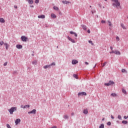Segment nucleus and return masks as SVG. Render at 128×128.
<instances>
[{
	"instance_id": "ea45409f",
	"label": "nucleus",
	"mask_w": 128,
	"mask_h": 128,
	"mask_svg": "<svg viewBox=\"0 0 128 128\" xmlns=\"http://www.w3.org/2000/svg\"><path fill=\"white\" fill-rule=\"evenodd\" d=\"M106 64V62H105L103 64L102 67L105 66Z\"/></svg>"
},
{
	"instance_id": "c85d7f7f",
	"label": "nucleus",
	"mask_w": 128,
	"mask_h": 128,
	"mask_svg": "<svg viewBox=\"0 0 128 128\" xmlns=\"http://www.w3.org/2000/svg\"><path fill=\"white\" fill-rule=\"evenodd\" d=\"M108 24L109 26H112V22H110V20H108Z\"/></svg>"
},
{
	"instance_id": "72a5a7b5",
	"label": "nucleus",
	"mask_w": 128,
	"mask_h": 128,
	"mask_svg": "<svg viewBox=\"0 0 128 128\" xmlns=\"http://www.w3.org/2000/svg\"><path fill=\"white\" fill-rule=\"evenodd\" d=\"M50 65L51 66H56V62H52L51 64H50Z\"/></svg>"
},
{
	"instance_id": "e2e57ef3",
	"label": "nucleus",
	"mask_w": 128,
	"mask_h": 128,
	"mask_svg": "<svg viewBox=\"0 0 128 128\" xmlns=\"http://www.w3.org/2000/svg\"><path fill=\"white\" fill-rule=\"evenodd\" d=\"M32 56H34V54H32Z\"/></svg>"
},
{
	"instance_id": "cd10ccee",
	"label": "nucleus",
	"mask_w": 128,
	"mask_h": 128,
	"mask_svg": "<svg viewBox=\"0 0 128 128\" xmlns=\"http://www.w3.org/2000/svg\"><path fill=\"white\" fill-rule=\"evenodd\" d=\"M122 124H128V121L123 120V121H122Z\"/></svg>"
},
{
	"instance_id": "0eeeda50",
	"label": "nucleus",
	"mask_w": 128,
	"mask_h": 128,
	"mask_svg": "<svg viewBox=\"0 0 128 128\" xmlns=\"http://www.w3.org/2000/svg\"><path fill=\"white\" fill-rule=\"evenodd\" d=\"M86 96V92H81L78 94V96Z\"/></svg>"
},
{
	"instance_id": "f257e3e1",
	"label": "nucleus",
	"mask_w": 128,
	"mask_h": 128,
	"mask_svg": "<svg viewBox=\"0 0 128 128\" xmlns=\"http://www.w3.org/2000/svg\"><path fill=\"white\" fill-rule=\"evenodd\" d=\"M113 2L114 3H112V6H114V8H120V2L118 1V0H113Z\"/></svg>"
},
{
	"instance_id": "c756f323",
	"label": "nucleus",
	"mask_w": 128,
	"mask_h": 128,
	"mask_svg": "<svg viewBox=\"0 0 128 128\" xmlns=\"http://www.w3.org/2000/svg\"><path fill=\"white\" fill-rule=\"evenodd\" d=\"M122 92L123 94H126V91L124 89H122Z\"/></svg>"
},
{
	"instance_id": "aec40b11",
	"label": "nucleus",
	"mask_w": 128,
	"mask_h": 128,
	"mask_svg": "<svg viewBox=\"0 0 128 128\" xmlns=\"http://www.w3.org/2000/svg\"><path fill=\"white\" fill-rule=\"evenodd\" d=\"M70 34H74L75 36H78V34H76V33L72 31L70 32Z\"/></svg>"
},
{
	"instance_id": "69168bd1",
	"label": "nucleus",
	"mask_w": 128,
	"mask_h": 128,
	"mask_svg": "<svg viewBox=\"0 0 128 128\" xmlns=\"http://www.w3.org/2000/svg\"><path fill=\"white\" fill-rule=\"evenodd\" d=\"M58 48V46H57V48Z\"/></svg>"
},
{
	"instance_id": "b1692460",
	"label": "nucleus",
	"mask_w": 128,
	"mask_h": 128,
	"mask_svg": "<svg viewBox=\"0 0 128 128\" xmlns=\"http://www.w3.org/2000/svg\"><path fill=\"white\" fill-rule=\"evenodd\" d=\"M122 72H124L125 74H126L128 72L126 71V69H122Z\"/></svg>"
},
{
	"instance_id": "6ab92c4d",
	"label": "nucleus",
	"mask_w": 128,
	"mask_h": 128,
	"mask_svg": "<svg viewBox=\"0 0 128 128\" xmlns=\"http://www.w3.org/2000/svg\"><path fill=\"white\" fill-rule=\"evenodd\" d=\"M37 62L38 61H36V60H34L33 62H32V64H33L34 66H36Z\"/></svg>"
},
{
	"instance_id": "e433bc0d",
	"label": "nucleus",
	"mask_w": 128,
	"mask_h": 128,
	"mask_svg": "<svg viewBox=\"0 0 128 128\" xmlns=\"http://www.w3.org/2000/svg\"><path fill=\"white\" fill-rule=\"evenodd\" d=\"M38 2H40L39 0H35V4H38Z\"/></svg>"
},
{
	"instance_id": "2eb2a0df",
	"label": "nucleus",
	"mask_w": 128,
	"mask_h": 128,
	"mask_svg": "<svg viewBox=\"0 0 128 128\" xmlns=\"http://www.w3.org/2000/svg\"><path fill=\"white\" fill-rule=\"evenodd\" d=\"M82 28L84 30H86V26L84 24L81 25Z\"/></svg>"
},
{
	"instance_id": "338daca9",
	"label": "nucleus",
	"mask_w": 128,
	"mask_h": 128,
	"mask_svg": "<svg viewBox=\"0 0 128 128\" xmlns=\"http://www.w3.org/2000/svg\"><path fill=\"white\" fill-rule=\"evenodd\" d=\"M127 118H128V116H127Z\"/></svg>"
},
{
	"instance_id": "774afa93",
	"label": "nucleus",
	"mask_w": 128,
	"mask_h": 128,
	"mask_svg": "<svg viewBox=\"0 0 128 128\" xmlns=\"http://www.w3.org/2000/svg\"><path fill=\"white\" fill-rule=\"evenodd\" d=\"M110 30H112V28H110Z\"/></svg>"
},
{
	"instance_id": "dca6fc26",
	"label": "nucleus",
	"mask_w": 128,
	"mask_h": 128,
	"mask_svg": "<svg viewBox=\"0 0 128 128\" xmlns=\"http://www.w3.org/2000/svg\"><path fill=\"white\" fill-rule=\"evenodd\" d=\"M46 16L44 15H40L38 16V18H44Z\"/></svg>"
},
{
	"instance_id": "c03bdc74",
	"label": "nucleus",
	"mask_w": 128,
	"mask_h": 128,
	"mask_svg": "<svg viewBox=\"0 0 128 128\" xmlns=\"http://www.w3.org/2000/svg\"><path fill=\"white\" fill-rule=\"evenodd\" d=\"M47 66H48V68H50V66H51L50 64H49V65H47Z\"/></svg>"
},
{
	"instance_id": "0e129e2a",
	"label": "nucleus",
	"mask_w": 128,
	"mask_h": 128,
	"mask_svg": "<svg viewBox=\"0 0 128 128\" xmlns=\"http://www.w3.org/2000/svg\"><path fill=\"white\" fill-rule=\"evenodd\" d=\"M105 0V2H108V0Z\"/></svg>"
},
{
	"instance_id": "864d4df0",
	"label": "nucleus",
	"mask_w": 128,
	"mask_h": 128,
	"mask_svg": "<svg viewBox=\"0 0 128 128\" xmlns=\"http://www.w3.org/2000/svg\"><path fill=\"white\" fill-rule=\"evenodd\" d=\"M14 8H18V6H14Z\"/></svg>"
},
{
	"instance_id": "3c124183",
	"label": "nucleus",
	"mask_w": 128,
	"mask_h": 128,
	"mask_svg": "<svg viewBox=\"0 0 128 128\" xmlns=\"http://www.w3.org/2000/svg\"><path fill=\"white\" fill-rule=\"evenodd\" d=\"M24 106L23 105H21L20 106V108H24Z\"/></svg>"
},
{
	"instance_id": "f3484780",
	"label": "nucleus",
	"mask_w": 128,
	"mask_h": 128,
	"mask_svg": "<svg viewBox=\"0 0 128 128\" xmlns=\"http://www.w3.org/2000/svg\"><path fill=\"white\" fill-rule=\"evenodd\" d=\"M51 17L52 18H56V16L54 14L52 13L51 14Z\"/></svg>"
},
{
	"instance_id": "6e6d98bb",
	"label": "nucleus",
	"mask_w": 128,
	"mask_h": 128,
	"mask_svg": "<svg viewBox=\"0 0 128 128\" xmlns=\"http://www.w3.org/2000/svg\"><path fill=\"white\" fill-rule=\"evenodd\" d=\"M85 64H88V63L87 62H85Z\"/></svg>"
},
{
	"instance_id": "c9c22d12",
	"label": "nucleus",
	"mask_w": 128,
	"mask_h": 128,
	"mask_svg": "<svg viewBox=\"0 0 128 128\" xmlns=\"http://www.w3.org/2000/svg\"><path fill=\"white\" fill-rule=\"evenodd\" d=\"M2 44H4V42L1 41L0 42V46H2Z\"/></svg>"
},
{
	"instance_id": "4c0bfd02",
	"label": "nucleus",
	"mask_w": 128,
	"mask_h": 128,
	"mask_svg": "<svg viewBox=\"0 0 128 128\" xmlns=\"http://www.w3.org/2000/svg\"><path fill=\"white\" fill-rule=\"evenodd\" d=\"M107 124H108V126H110L112 124V123L110 122H107Z\"/></svg>"
},
{
	"instance_id": "423d86ee",
	"label": "nucleus",
	"mask_w": 128,
	"mask_h": 128,
	"mask_svg": "<svg viewBox=\"0 0 128 128\" xmlns=\"http://www.w3.org/2000/svg\"><path fill=\"white\" fill-rule=\"evenodd\" d=\"M21 40L22 42H26L28 40L27 37H26V36H21Z\"/></svg>"
},
{
	"instance_id": "a19ab883",
	"label": "nucleus",
	"mask_w": 128,
	"mask_h": 128,
	"mask_svg": "<svg viewBox=\"0 0 128 128\" xmlns=\"http://www.w3.org/2000/svg\"><path fill=\"white\" fill-rule=\"evenodd\" d=\"M116 40H117L120 41V37L116 36Z\"/></svg>"
},
{
	"instance_id": "7ed1b4c3",
	"label": "nucleus",
	"mask_w": 128,
	"mask_h": 128,
	"mask_svg": "<svg viewBox=\"0 0 128 128\" xmlns=\"http://www.w3.org/2000/svg\"><path fill=\"white\" fill-rule=\"evenodd\" d=\"M110 54H117V56H120V52L118 50H112L110 52Z\"/></svg>"
},
{
	"instance_id": "7c9ffc66",
	"label": "nucleus",
	"mask_w": 128,
	"mask_h": 128,
	"mask_svg": "<svg viewBox=\"0 0 128 128\" xmlns=\"http://www.w3.org/2000/svg\"><path fill=\"white\" fill-rule=\"evenodd\" d=\"M73 77L74 78H75L78 79V76L76 74H74Z\"/></svg>"
},
{
	"instance_id": "2f4dec72",
	"label": "nucleus",
	"mask_w": 128,
	"mask_h": 128,
	"mask_svg": "<svg viewBox=\"0 0 128 128\" xmlns=\"http://www.w3.org/2000/svg\"><path fill=\"white\" fill-rule=\"evenodd\" d=\"M118 120H120L122 118V116H120V115H118Z\"/></svg>"
},
{
	"instance_id": "5701e85b",
	"label": "nucleus",
	"mask_w": 128,
	"mask_h": 128,
	"mask_svg": "<svg viewBox=\"0 0 128 128\" xmlns=\"http://www.w3.org/2000/svg\"><path fill=\"white\" fill-rule=\"evenodd\" d=\"M120 26L124 30H126V26H124V25L123 24H121Z\"/></svg>"
},
{
	"instance_id": "9b49d317",
	"label": "nucleus",
	"mask_w": 128,
	"mask_h": 128,
	"mask_svg": "<svg viewBox=\"0 0 128 128\" xmlns=\"http://www.w3.org/2000/svg\"><path fill=\"white\" fill-rule=\"evenodd\" d=\"M82 112L84 114H88V109H84L82 110Z\"/></svg>"
},
{
	"instance_id": "6e6552de",
	"label": "nucleus",
	"mask_w": 128,
	"mask_h": 128,
	"mask_svg": "<svg viewBox=\"0 0 128 128\" xmlns=\"http://www.w3.org/2000/svg\"><path fill=\"white\" fill-rule=\"evenodd\" d=\"M68 40H70V42H72V44H76V40H74L72 39L70 37L68 36Z\"/></svg>"
},
{
	"instance_id": "58836bf2",
	"label": "nucleus",
	"mask_w": 128,
	"mask_h": 128,
	"mask_svg": "<svg viewBox=\"0 0 128 128\" xmlns=\"http://www.w3.org/2000/svg\"><path fill=\"white\" fill-rule=\"evenodd\" d=\"M44 68H45V69H46V68H48V65H46L44 66H43Z\"/></svg>"
},
{
	"instance_id": "603ef678",
	"label": "nucleus",
	"mask_w": 128,
	"mask_h": 128,
	"mask_svg": "<svg viewBox=\"0 0 128 128\" xmlns=\"http://www.w3.org/2000/svg\"><path fill=\"white\" fill-rule=\"evenodd\" d=\"M71 116H74V113L72 112V113L71 114Z\"/></svg>"
},
{
	"instance_id": "09e8293b",
	"label": "nucleus",
	"mask_w": 128,
	"mask_h": 128,
	"mask_svg": "<svg viewBox=\"0 0 128 128\" xmlns=\"http://www.w3.org/2000/svg\"><path fill=\"white\" fill-rule=\"evenodd\" d=\"M127 118H128V117H126V116H124V118L125 120H126Z\"/></svg>"
},
{
	"instance_id": "bb28decb",
	"label": "nucleus",
	"mask_w": 128,
	"mask_h": 128,
	"mask_svg": "<svg viewBox=\"0 0 128 128\" xmlns=\"http://www.w3.org/2000/svg\"><path fill=\"white\" fill-rule=\"evenodd\" d=\"M53 8H54V10H58V6H54L53 7Z\"/></svg>"
},
{
	"instance_id": "052dcab7",
	"label": "nucleus",
	"mask_w": 128,
	"mask_h": 128,
	"mask_svg": "<svg viewBox=\"0 0 128 128\" xmlns=\"http://www.w3.org/2000/svg\"><path fill=\"white\" fill-rule=\"evenodd\" d=\"M104 118H103L102 119V121L104 122Z\"/></svg>"
},
{
	"instance_id": "9d476101",
	"label": "nucleus",
	"mask_w": 128,
	"mask_h": 128,
	"mask_svg": "<svg viewBox=\"0 0 128 128\" xmlns=\"http://www.w3.org/2000/svg\"><path fill=\"white\" fill-rule=\"evenodd\" d=\"M20 118L16 119L15 120L16 126H18V124H20Z\"/></svg>"
},
{
	"instance_id": "a878e982",
	"label": "nucleus",
	"mask_w": 128,
	"mask_h": 128,
	"mask_svg": "<svg viewBox=\"0 0 128 128\" xmlns=\"http://www.w3.org/2000/svg\"><path fill=\"white\" fill-rule=\"evenodd\" d=\"M111 96H114V97L116 96V94L112 93V94H111Z\"/></svg>"
},
{
	"instance_id": "f8f14e48",
	"label": "nucleus",
	"mask_w": 128,
	"mask_h": 128,
	"mask_svg": "<svg viewBox=\"0 0 128 128\" xmlns=\"http://www.w3.org/2000/svg\"><path fill=\"white\" fill-rule=\"evenodd\" d=\"M4 45L6 46V48L8 50V48H10V44L8 43H4Z\"/></svg>"
},
{
	"instance_id": "37998d69",
	"label": "nucleus",
	"mask_w": 128,
	"mask_h": 128,
	"mask_svg": "<svg viewBox=\"0 0 128 128\" xmlns=\"http://www.w3.org/2000/svg\"><path fill=\"white\" fill-rule=\"evenodd\" d=\"M7 64H8V62H4V66H6Z\"/></svg>"
},
{
	"instance_id": "5fc2aeb1",
	"label": "nucleus",
	"mask_w": 128,
	"mask_h": 128,
	"mask_svg": "<svg viewBox=\"0 0 128 128\" xmlns=\"http://www.w3.org/2000/svg\"><path fill=\"white\" fill-rule=\"evenodd\" d=\"M96 64L94 65V66L93 67V68H96Z\"/></svg>"
},
{
	"instance_id": "4be33fe9",
	"label": "nucleus",
	"mask_w": 128,
	"mask_h": 128,
	"mask_svg": "<svg viewBox=\"0 0 128 128\" xmlns=\"http://www.w3.org/2000/svg\"><path fill=\"white\" fill-rule=\"evenodd\" d=\"M28 1L30 4H34V1L32 0H28Z\"/></svg>"
},
{
	"instance_id": "8fccbe9b",
	"label": "nucleus",
	"mask_w": 128,
	"mask_h": 128,
	"mask_svg": "<svg viewBox=\"0 0 128 128\" xmlns=\"http://www.w3.org/2000/svg\"><path fill=\"white\" fill-rule=\"evenodd\" d=\"M110 48L112 50H112H113L112 46H110Z\"/></svg>"
},
{
	"instance_id": "f03ea898",
	"label": "nucleus",
	"mask_w": 128,
	"mask_h": 128,
	"mask_svg": "<svg viewBox=\"0 0 128 128\" xmlns=\"http://www.w3.org/2000/svg\"><path fill=\"white\" fill-rule=\"evenodd\" d=\"M17 108L16 107H12L10 109L8 110V112L10 114H14V112H16V110Z\"/></svg>"
},
{
	"instance_id": "ddd939ff",
	"label": "nucleus",
	"mask_w": 128,
	"mask_h": 128,
	"mask_svg": "<svg viewBox=\"0 0 128 128\" xmlns=\"http://www.w3.org/2000/svg\"><path fill=\"white\" fill-rule=\"evenodd\" d=\"M16 48H18V50H20V48H22V46L20 44H17L16 45Z\"/></svg>"
},
{
	"instance_id": "680f3d73",
	"label": "nucleus",
	"mask_w": 128,
	"mask_h": 128,
	"mask_svg": "<svg viewBox=\"0 0 128 128\" xmlns=\"http://www.w3.org/2000/svg\"><path fill=\"white\" fill-rule=\"evenodd\" d=\"M45 26H46V28H48V26H47L46 24L45 25Z\"/></svg>"
},
{
	"instance_id": "a211bd4d",
	"label": "nucleus",
	"mask_w": 128,
	"mask_h": 128,
	"mask_svg": "<svg viewBox=\"0 0 128 128\" xmlns=\"http://www.w3.org/2000/svg\"><path fill=\"white\" fill-rule=\"evenodd\" d=\"M0 22H2V24H4V22H6V21L3 18H0Z\"/></svg>"
},
{
	"instance_id": "4468645a",
	"label": "nucleus",
	"mask_w": 128,
	"mask_h": 128,
	"mask_svg": "<svg viewBox=\"0 0 128 128\" xmlns=\"http://www.w3.org/2000/svg\"><path fill=\"white\" fill-rule=\"evenodd\" d=\"M62 4H70V2L66 1V0H63L62 1Z\"/></svg>"
},
{
	"instance_id": "20e7f679",
	"label": "nucleus",
	"mask_w": 128,
	"mask_h": 128,
	"mask_svg": "<svg viewBox=\"0 0 128 128\" xmlns=\"http://www.w3.org/2000/svg\"><path fill=\"white\" fill-rule=\"evenodd\" d=\"M112 84H114V82L112 80H110L108 83H105L104 86H112Z\"/></svg>"
},
{
	"instance_id": "412c9836",
	"label": "nucleus",
	"mask_w": 128,
	"mask_h": 128,
	"mask_svg": "<svg viewBox=\"0 0 128 128\" xmlns=\"http://www.w3.org/2000/svg\"><path fill=\"white\" fill-rule=\"evenodd\" d=\"M63 118L64 120H68V116L66 115V114H64L63 116Z\"/></svg>"
},
{
	"instance_id": "473e14b6",
	"label": "nucleus",
	"mask_w": 128,
	"mask_h": 128,
	"mask_svg": "<svg viewBox=\"0 0 128 128\" xmlns=\"http://www.w3.org/2000/svg\"><path fill=\"white\" fill-rule=\"evenodd\" d=\"M88 42H89V44H92V46H94V43L92 42V41L89 40Z\"/></svg>"
},
{
	"instance_id": "13d9d810",
	"label": "nucleus",
	"mask_w": 128,
	"mask_h": 128,
	"mask_svg": "<svg viewBox=\"0 0 128 128\" xmlns=\"http://www.w3.org/2000/svg\"><path fill=\"white\" fill-rule=\"evenodd\" d=\"M30 8H34V6L33 5L30 6Z\"/></svg>"
},
{
	"instance_id": "39448f33",
	"label": "nucleus",
	"mask_w": 128,
	"mask_h": 128,
	"mask_svg": "<svg viewBox=\"0 0 128 128\" xmlns=\"http://www.w3.org/2000/svg\"><path fill=\"white\" fill-rule=\"evenodd\" d=\"M36 114V110L34 109L32 111L28 112V114Z\"/></svg>"
},
{
	"instance_id": "bf43d9fd",
	"label": "nucleus",
	"mask_w": 128,
	"mask_h": 128,
	"mask_svg": "<svg viewBox=\"0 0 128 128\" xmlns=\"http://www.w3.org/2000/svg\"><path fill=\"white\" fill-rule=\"evenodd\" d=\"M117 124H120V121H116Z\"/></svg>"
},
{
	"instance_id": "49530a36",
	"label": "nucleus",
	"mask_w": 128,
	"mask_h": 128,
	"mask_svg": "<svg viewBox=\"0 0 128 128\" xmlns=\"http://www.w3.org/2000/svg\"><path fill=\"white\" fill-rule=\"evenodd\" d=\"M88 34H90V30H88Z\"/></svg>"
},
{
	"instance_id": "79ce46f5",
	"label": "nucleus",
	"mask_w": 128,
	"mask_h": 128,
	"mask_svg": "<svg viewBox=\"0 0 128 128\" xmlns=\"http://www.w3.org/2000/svg\"><path fill=\"white\" fill-rule=\"evenodd\" d=\"M101 22H102V24H106V21H104V20H102L101 21Z\"/></svg>"
},
{
	"instance_id": "1a4fd4ad",
	"label": "nucleus",
	"mask_w": 128,
	"mask_h": 128,
	"mask_svg": "<svg viewBox=\"0 0 128 128\" xmlns=\"http://www.w3.org/2000/svg\"><path fill=\"white\" fill-rule=\"evenodd\" d=\"M72 64H78V61L76 60H73L72 62Z\"/></svg>"
},
{
	"instance_id": "f704fd0d",
	"label": "nucleus",
	"mask_w": 128,
	"mask_h": 128,
	"mask_svg": "<svg viewBox=\"0 0 128 128\" xmlns=\"http://www.w3.org/2000/svg\"><path fill=\"white\" fill-rule=\"evenodd\" d=\"M6 128H12V127H10V126L9 124H6Z\"/></svg>"
},
{
	"instance_id": "4d7b16f0",
	"label": "nucleus",
	"mask_w": 128,
	"mask_h": 128,
	"mask_svg": "<svg viewBox=\"0 0 128 128\" xmlns=\"http://www.w3.org/2000/svg\"><path fill=\"white\" fill-rule=\"evenodd\" d=\"M26 108V105H25V106H24L23 108Z\"/></svg>"
},
{
	"instance_id": "a18cd8bd",
	"label": "nucleus",
	"mask_w": 128,
	"mask_h": 128,
	"mask_svg": "<svg viewBox=\"0 0 128 128\" xmlns=\"http://www.w3.org/2000/svg\"><path fill=\"white\" fill-rule=\"evenodd\" d=\"M26 108H30V105H26Z\"/></svg>"
},
{
	"instance_id": "de8ad7c7",
	"label": "nucleus",
	"mask_w": 128,
	"mask_h": 128,
	"mask_svg": "<svg viewBox=\"0 0 128 128\" xmlns=\"http://www.w3.org/2000/svg\"><path fill=\"white\" fill-rule=\"evenodd\" d=\"M111 118H112V120H114V117L112 116V115L111 116Z\"/></svg>"
},
{
	"instance_id": "393cba45",
	"label": "nucleus",
	"mask_w": 128,
	"mask_h": 128,
	"mask_svg": "<svg viewBox=\"0 0 128 128\" xmlns=\"http://www.w3.org/2000/svg\"><path fill=\"white\" fill-rule=\"evenodd\" d=\"M99 128H104V124H101Z\"/></svg>"
}]
</instances>
